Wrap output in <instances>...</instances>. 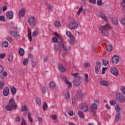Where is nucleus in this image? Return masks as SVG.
<instances>
[{"mask_svg": "<svg viewBox=\"0 0 125 125\" xmlns=\"http://www.w3.org/2000/svg\"><path fill=\"white\" fill-rule=\"evenodd\" d=\"M79 27V23L77 21H73L68 24V27L71 30H76Z\"/></svg>", "mask_w": 125, "mask_h": 125, "instance_id": "20e7f679", "label": "nucleus"}, {"mask_svg": "<svg viewBox=\"0 0 125 125\" xmlns=\"http://www.w3.org/2000/svg\"><path fill=\"white\" fill-rule=\"evenodd\" d=\"M7 76V73L6 71H4L3 73H2L0 77L1 78H5Z\"/></svg>", "mask_w": 125, "mask_h": 125, "instance_id": "ea45409f", "label": "nucleus"}, {"mask_svg": "<svg viewBox=\"0 0 125 125\" xmlns=\"http://www.w3.org/2000/svg\"><path fill=\"white\" fill-rule=\"evenodd\" d=\"M54 34L55 35V36H56V37H57L58 39H61V36H60V35H59V34H58L57 32H55Z\"/></svg>", "mask_w": 125, "mask_h": 125, "instance_id": "e2e57ef3", "label": "nucleus"}, {"mask_svg": "<svg viewBox=\"0 0 125 125\" xmlns=\"http://www.w3.org/2000/svg\"><path fill=\"white\" fill-rule=\"evenodd\" d=\"M116 99L120 103H125V99L124 95L121 93H117L116 94Z\"/></svg>", "mask_w": 125, "mask_h": 125, "instance_id": "f03ea898", "label": "nucleus"}, {"mask_svg": "<svg viewBox=\"0 0 125 125\" xmlns=\"http://www.w3.org/2000/svg\"><path fill=\"white\" fill-rule=\"evenodd\" d=\"M109 103L111 106H114V105L116 104V101L115 100H111L110 101Z\"/></svg>", "mask_w": 125, "mask_h": 125, "instance_id": "49530a36", "label": "nucleus"}, {"mask_svg": "<svg viewBox=\"0 0 125 125\" xmlns=\"http://www.w3.org/2000/svg\"><path fill=\"white\" fill-rule=\"evenodd\" d=\"M36 103L38 104V105H41L42 104V101H41V99L39 98V97H37L36 98Z\"/></svg>", "mask_w": 125, "mask_h": 125, "instance_id": "c9c22d12", "label": "nucleus"}, {"mask_svg": "<svg viewBox=\"0 0 125 125\" xmlns=\"http://www.w3.org/2000/svg\"><path fill=\"white\" fill-rule=\"evenodd\" d=\"M10 34L11 36H12L14 37V38H15V39H17V40H18L19 38H20V35H19L17 32H15L13 31H11L10 32Z\"/></svg>", "mask_w": 125, "mask_h": 125, "instance_id": "6e6552de", "label": "nucleus"}, {"mask_svg": "<svg viewBox=\"0 0 125 125\" xmlns=\"http://www.w3.org/2000/svg\"><path fill=\"white\" fill-rule=\"evenodd\" d=\"M120 89L122 93L124 94V95H125V87L124 86H121V88Z\"/></svg>", "mask_w": 125, "mask_h": 125, "instance_id": "a18cd8bd", "label": "nucleus"}, {"mask_svg": "<svg viewBox=\"0 0 125 125\" xmlns=\"http://www.w3.org/2000/svg\"><path fill=\"white\" fill-rule=\"evenodd\" d=\"M71 76H72V77H75L76 78V77H79V73H72L71 74Z\"/></svg>", "mask_w": 125, "mask_h": 125, "instance_id": "680f3d73", "label": "nucleus"}, {"mask_svg": "<svg viewBox=\"0 0 125 125\" xmlns=\"http://www.w3.org/2000/svg\"><path fill=\"white\" fill-rule=\"evenodd\" d=\"M103 63L104 66H107L109 64V61L106 60H103Z\"/></svg>", "mask_w": 125, "mask_h": 125, "instance_id": "58836bf2", "label": "nucleus"}, {"mask_svg": "<svg viewBox=\"0 0 125 125\" xmlns=\"http://www.w3.org/2000/svg\"><path fill=\"white\" fill-rule=\"evenodd\" d=\"M97 3L98 5H102V4H103V2L101 0H98Z\"/></svg>", "mask_w": 125, "mask_h": 125, "instance_id": "3c124183", "label": "nucleus"}, {"mask_svg": "<svg viewBox=\"0 0 125 125\" xmlns=\"http://www.w3.org/2000/svg\"><path fill=\"white\" fill-rule=\"evenodd\" d=\"M100 84H101V85H104V86L108 87L110 85V82H109V81L102 80L100 82Z\"/></svg>", "mask_w": 125, "mask_h": 125, "instance_id": "1a4fd4ad", "label": "nucleus"}, {"mask_svg": "<svg viewBox=\"0 0 125 125\" xmlns=\"http://www.w3.org/2000/svg\"><path fill=\"white\" fill-rule=\"evenodd\" d=\"M110 71L111 74L114 76H118V75H119V70L115 67H112L110 69Z\"/></svg>", "mask_w": 125, "mask_h": 125, "instance_id": "0eeeda50", "label": "nucleus"}, {"mask_svg": "<svg viewBox=\"0 0 125 125\" xmlns=\"http://www.w3.org/2000/svg\"><path fill=\"white\" fill-rule=\"evenodd\" d=\"M121 22L123 25H125V17L121 20Z\"/></svg>", "mask_w": 125, "mask_h": 125, "instance_id": "338daca9", "label": "nucleus"}, {"mask_svg": "<svg viewBox=\"0 0 125 125\" xmlns=\"http://www.w3.org/2000/svg\"><path fill=\"white\" fill-rule=\"evenodd\" d=\"M72 35H73V34H72V33H71V32H70V31L66 32V36L67 37H68L69 38H70Z\"/></svg>", "mask_w": 125, "mask_h": 125, "instance_id": "5fc2aeb1", "label": "nucleus"}, {"mask_svg": "<svg viewBox=\"0 0 125 125\" xmlns=\"http://www.w3.org/2000/svg\"><path fill=\"white\" fill-rule=\"evenodd\" d=\"M28 21L31 27H36L37 24H36V19L35 18V17L32 16L31 17H29Z\"/></svg>", "mask_w": 125, "mask_h": 125, "instance_id": "7ed1b4c3", "label": "nucleus"}, {"mask_svg": "<svg viewBox=\"0 0 125 125\" xmlns=\"http://www.w3.org/2000/svg\"><path fill=\"white\" fill-rule=\"evenodd\" d=\"M70 42H71V44H74L75 43V37H74V35H71L70 37Z\"/></svg>", "mask_w": 125, "mask_h": 125, "instance_id": "5701e85b", "label": "nucleus"}, {"mask_svg": "<svg viewBox=\"0 0 125 125\" xmlns=\"http://www.w3.org/2000/svg\"><path fill=\"white\" fill-rule=\"evenodd\" d=\"M102 29H104V30H109V29H112V26L109 23H106L104 25L102 26Z\"/></svg>", "mask_w": 125, "mask_h": 125, "instance_id": "a211bd4d", "label": "nucleus"}, {"mask_svg": "<svg viewBox=\"0 0 125 125\" xmlns=\"http://www.w3.org/2000/svg\"><path fill=\"white\" fill-rule=\"evenodd\" d=\"M120 61V57L118 55L114 56L112 58V61L113 64H117Z\"/></svg>", "mask_w": 125, "mask_h": 125, "instance_id": "423d86ee", "label": "nucleus"}, {"mask_svg": "<svg viewBox=\"0 0 125 125\" xmlns=\"http://www.w3.org/2000/svg\"><path fill=\"white\" fill-rule=\"evenodd\" d=\"M92 109H94L95 110H96L97 108H98V106H97V104L95 103H93L91 104Z\"/></svg>", "mask_w": 125, "mask_h": 125, "instance_id": "f704fd0d", "label": "nucleus"}, {"mask_svg": "<svg viewBox=\"0 0 125 125\" xmlns=\"http://www.w3.org/2000/svg\"><path fill=\"white\" fill-rule=\"evenodd\" d=\"M111 23L114 24L115 26H117L119 24V21L117 18H111Z\"/></svg>", "mask_w": 125, "mask_h": 125, "instance_id": "f3484780", "label": "nucleus"}, {"mask_svg": "<svg viewBox=\"0 0 125 125\" xmlns=\"http://www.w3.org/2000/svg\"><path fill=\"white\" fill-rule=\"evenodd\" d=\"M90 112H91V113H92L93 116H95V114H96V112L94 111L93 109H91Z\"/></svg>", "mask_w": 125, "mask_h": 125, "instance_id": "052dcab7", "label": "nucleus"}, {"mask_svg": "<svg viewBox=\"0 0 125 125\" xmlns=\"http://www.w3.org/2000/svg\"><path fill=\"white\" fill-rule=\"evenodd\" d=\"M27 110V106L26 105H23L21 108V112H25Z\"/></svg>", "mask_w": 125, "mask_h": 125, "instance_id": "6e6d98bb", "label": "nucleus"}, {"mask_svg": "<svg viewBox=\"0 0 125 125\" xmlns=\"http://www.w3.org/2000/svg\"><path fill=\"white\" fill-rule=\"evenodd\" d=\"M38 35H39V32H38V30H36L32 33V37L33 38H36V37L38 36Z\"/></svg>", "mask_w": 125, "mask_h": 125, "instance_id": "2f4dec72", "label": "nucleus"}, {"mask_svg": "<svg viewBox=\"0 0 125 125\" xmlns=\"http://www.w3.org/2000/svg\"><path fill=\"white\" fill-rule=\"evenodd\" d=\"M5 108L7 111H11L12 110L16 111V109H18V104H17L14 99H10L8 104L5 106Z\"/></svg>", "mask_w": 125, "mask_h": 125, "instance_id": "f257e3e1", "label": "nucleus"}, {"mask_svg": "<svg viewBox=\"0 0 125 125\" xmlns=\"http://www.w3.org/2000/svg\"><path fill=\"white\" fill-rule=\"evenodd\" d=\"M58 69L61 72H62V73H64V72H65L66 71V69H65L62 64H60L58 65Z\"/></svg>", "mask_w": 125, "mask_h": 125, "instance_id": "6ab92c4d", "label": "nucleus"}, {"mask_svg": "<svg viewBox=\"0 0 125 125\" xmlns=\"http://www.w3.org/2000/svg\"><path fill=\"white\" fill-rule=\"evenodd\" d=\"M11 91L12 94H16V91H17V89H16L15 87H13L11 88Z\"/></svg>", "mask_w": 125, "mask_h": 125, "instance_id": "473e14b6", "label": "nucleus"}, {"mask_svg": "<svg viewBox=\"0 0 125 125\" xmlns=\"http://www.w3.org/2000/svg\"><path fill=\"white\" fill-rule=\"evenodd\" d=\"M102 29L101 31L102 35L104 37H107V36L109 35V31L107 30V29H104V28Z\"/></svg>", "mask_w": 125, "mask_h": 125, "instance_id": "dca6fc26", "label": "nucleus"}, {"mask_svg": "<svg viewBox=\"0 0 125 125\" xmlns=\"http://www.w3.org/2000/svg\"><path fill=\"white\" fill-rule=\"evenodd\" d=\"M8 60L10 62H11L13 60V55H12V53H9V55L8 56Z\"/></svg>", "mask_w": 125, "mask_h": 125, "instance_id": "bb28decb", "label": "nucleus"}, {"mask_svg": "<svg viewBox=\"0 0 125 125\" xmlns=\"http://www.w3.org/2000/svg\"><path fill=\"white\" fill-rule=\"evenodd\" d=\"M54 48L56 51H58V50H60V48H59V45L58 44H55L54 46Z\"/></svg>", "mask_w": 125, "mask_h": 125, "instance_id": "09e8293b", "label": "nucleus"}, {"mask_svg": "<svg viewBox=\"0 0 125 125\" xmlns=\"http://www.w3.org/2000/svg\"><path fill=\"white\" fill-rule=\"evenodd\" d=\"M29 62V59H24L23 62V64L26 66L28 64Z\"/></svg>", "mask_w": 125, "mask_h": 125, "instance_id": "4c0bfd02", "label": "nucleus"}, {"mask_svg": "<svg viewBox=\"0 0 125 125\" xmlns=\"http://www.w3.org/2000/svg\"><path fill=\"white\" fill-rule=\"evenodd\" d=\"M115 110L117 113H121V112L122 111L121 106H120L119 105H117L115 106Z\"/></svg>", "mask_w": 125, "mask_h": 125, "instance_id": "4be33fe9", "label": "nucleus"}, {"mask_svg": "<svg viewBox=\"0 0 125 125\" xmlns=\"http://www.w3.org/2000/svg\"><path fill=\"white\" fill-rule=\"evenodd\" d=\"M68 114L69 116H73L74 115V112L72 110H68Z\"/></svg>", "mask_w": 125, "mask_h": 125, "instance_id": "774afa93", "label": "nucleus"}, {"mask_svg": "<svg viewBox=\"0 0 125 125\" xmlns=\"http://www.w3.org/2000/svg\"><path fill=\"white\" fill-rule=\"evenodd\" d=\"M113 49V46L112 45H106V50L107 51L111 52L112 51V50Z\"/></svg>", "mask_w": 125, "mask_h": 125, "instance_id": "c85d7f7f", "label": "nucleus"}, {"mask_svg": "<svg viewBox=\"0 0 125 125\" xmlns=\"http://www.w3.org/2000/svg\"><path fill=\"white\" fill-rule=\"evenodd\" d=\"M101 69V63L99 62H97L95 66V72L97 74L99 73V70Z\"/></svg>", "mask_w": 125, "mask_h": 125, "instance_id": "9b49d317", "label": "nucleus"}, {"mask_svg": "<svg viewBox=\"0 0 125 125\" xmlns=\"http://www.w3.org/2000/svg\"><path fill=\"white\" fill-rule=\"evenodd\" d=\"M42 108H43V111H45L47 108H48V106H47V104L46 103V102H44V104L42 105Z\"/></svg>", "mask_w": 125, "mask_h": 125, "instance_id": "7c9ffc66", "label": "nucleus"}, {"mask_svg": "<svg viewBox=\"0 0 125 125\" xmlns=\"http://www.w3.org/2000/svg\"><path fill=\"white\" fill-rule=\"evenodd\" d=\"M47 91V88L46 87H43L42 89V92L43 93H45Z\"/></svg>", "mask_w": 125, "mask_h": 125, "instance_id": "603ef678", "label": "nucleus"}, {"mask_svg": "<svg viewBox=\"0 0 125 125\" xmlns=\"http://www.w3.org/2000/svg\"><path fill=\"white\" fill-rule=\"evenodd\" d=\"M121 5L123 8H125V0H123L122 2H121Z\"/></svg>", "mask_w": 125, "mask_h": 125, "instance_id": "13d9d810", "label": "nucleus"}, {"mask_svg": "<svg viewBox=\"0 0 125 125\" xmlns=\"http://www.w3.org/2000/svg\"><path fill=\"white\" fill-rule=\"evenodd\" d=\"M3 86H4V83H3V81H0V89H2Z\"/></svg>", "mask_w": 125, "mask_h": 125, "instance_id": "a19ab883", "label": "nucleus"}, {"mask_svg": "<svg viewBox=\"0 0 125 125\" xmlns=\"http://www.w3.org/2000/svg\"><path fill=\"white\" fill-rule=\"evenodd\" d=\"M52 41L54 42H58V38L57 37H55L52 38Z\"/></svg>", "mask_w": 125, "mask_h": 125, "instance_id": "de8ad7c7", "label": "nucleus"}, {"mask_svg": "<svg viewBox=\"0 0 125 125\" xmlns=\"http://www.w3.org/2000/svg\"><path fill=\"white\" fill-rule=\"evenodd\" d=\"M81 3L83 6L85 5V3H86V0H81Z\"/></svg>", "mask_w": 125, "mask_h": 125, "instance_id": "4d7b16f0", "label": "nucleus"}, {"mask_svg": "<svg viewBox=\"0 0 125 125\" xmlns=\"http://www.w3.org/2000/svg\"><path fill=\"white\" fill-rule=\"evenodd\" d=\"M2 47H7L8 46V42L7 41H4L1 44Z\"/></svg>", "mask_w": 125, "mask_h": 125, "instance_id": "cd10ccee", "label": "nucleus"}, {"mask_svg": "<svg viewBox=\"0 0 125 125\" xmlns=\"http://www.w3.org/2000/svg\"><path fill=\"white\" fill-rule=\"evenodd\" d=\"M63 96L64 97V98L66 99H70V98L71 97V95H70V93H69L67 91H64L63 93Z\"/></svg>", "mask_w": 125, "mask_h": 125, "instance_id": "2eb2a0df", "label": "nucleus"}, {"mask_svg": "<svg viewBox=\"0 0 125 125\" xmlns=\"http://www.w3.org/2000/svg\"><path fill=\"white\" fill-rule=\"evenodd\" d=\"M15 121L16 122H17V123H19V122H20V121H21V119H20V117H17L15 118Z\"/></svg>", "mask_w": 125, "mask_h": 125, "instance_id": "69168bd1", "label": "nucleus"}, {"mask_svg": "<svg viewBox=\"0 0 125 125\" xmlns=\"http://www.w3.org/2000/svg\"><path fill=\"white\" fill-rule=\"evenodd\" d=\"M65 83H66V84L68 85V88L70 89V88H71V87H72V83H71V82H70L69 81H68V80L65 79Z\"/></svg>", "mask_w": 125, "mask_h": 125, "instance_id": "393cba45", "label": "nucleus"}, {"mask_svg": "<svg viewBox=\"0 0 125 125\" xmlns=\"http://www.w3.org/2000/svg\"><path fill=\"white\" fill-rule=\"evenodd\" d=\"M60 25H61V23H60V21H57L55 23V26L56 27H60Z\"/></svg>", "mask_w": 125, "mask_h": 125, "instance_id": "37998d69", "label": "nucleus"}, {"mask_svg": "<svg viewBox=\"0 0 125 125\" xmlns=\"http://www.w3.org/2000/svg\"><path fill=\"white\" fill-rule=\"evenodd\" d=\"M25 12H26V9H25V8H21L19 11V17H20L21 18V17H23Z\"/></svg>", "mask_w": 125, "mask_h": 125, "instance_id": "4468645a", "label": "nucleus"}, {"mask_svg": "<svg viewBox=\"0 0 125 125\" xmlns=\"http://www.w3.org/2000/svg\"><path fill=\"white\" fill-rule=\"evenodd\" d=\"M78 114L80 118H81V119H83V118H84V115H83V112L82 111L79 110L78 111Z\"/></svg>", "mask_w": 125, "mask_h": 125, "instance_id": "b1692460", "label": "nucleus"}, {"mask_svg": "<svg viewBox=\"0 0 125 125\" xmlns=\"http://www.w3.org/2000/svg\"><path fill=\"white\" fill-rule=\"evenodd\" d=\"M61 47H62L65 51H68V48L66 47V46L64 44V43H62L61 45Z\"/></svg>", "mask_w": 125, "mask_h": 125, "instance_id": "e433bc0d", "label": "nucleus"}, {"mask_svg": "<svg viewBox=\"0 0 125 125\" xmlns=\"http://www.w3.org/2000/svg\"><path fill=\"white\" fill-rule=\"evenodd\" d=\"M81 109L84 112H87V111H88V106H87L86 104L85 105H82Z\"/></svg>", "mask_w": 125, "mask_h": 125, "instance_id": "412c9836", "label": "nucleus"}, {"mask_svg": "<svg viewBox=\"0 0 125 125\" xmlns=\"http://www.w3.org/2000/svg\"><path fill=\"white\" fill-rule=\"evenodd\" d=\"M26 124L25 119L22 117L21 125H26Z\"/></svg>", "mask_w": 125, "mask_h": 125, "instance_id": "864d4df0", "label": "nucleus"}, {"mask_svg": "<svg viewBox=\"0 0 125 125\" xmlns=\"http://www.w3.org/2000/svg\"><path fill=\"white\" fill-rule=\"evenodd\" d=\"M0 21H2V22H4V21H5V17H4V16H0Z\"/></svg>", "mask_w": 125, "mask_h": 125, "instance_id": "8fccbe9b", "label": "nucleus"}, {"mask_svg": "<svg viewBox=\"0 0 125 125\" xmlns=\"http://www.w3.org/2000/svg\"><path fill=\"white\" fill-rule=\"evenodd\" d=\"M84 77H85V82H87L88 83L89 80H88V74L87 73H85L84 74Z\"/></svg>", "mask_w": 125, "mask_h": 125, "instance_id": "c03bdc74", "label": "nucleus"}, {"mask_svg": "<svg viewBox=\"0 0 125 125\" xmlns=\"http://www.w3.org/2000/svg\"><path fill=\"white\" fill-rule=\"evenodd\" d=\"M99 16H100V17L102 18V19H104V21H108V19L106 17V15H105V14L102 13H100L99 14Z\"/></svg>", "mask_w": 125, "mask_h": 125, "instance_id": "aec40b11", "label": "nucleus"}, {"mask_svg": "<svg viewBox=\"0 0 125 125\" xmlns=\"http://www.w3.org/2000/svg\"><path fill=\"white\" fill-rule=\"evenodd\" d=\"M19 53L20 56H23L24 54H25V51H24V49H23V48H21L19 49Z\"/></svg>", "mask_w": 125, "mask_h": 125, "instance_id": "a878e982", "label": "nucleus"}, {"mask_svg": "<svg viewBox=\"0 0 125 125\" xmlns=\"http://www.w3.org/2000/svg\"><path fill=\"white\" fill-rule=\"evenodd\" d=\"M13 12L11 11H8L6 15L7 18L8 19H12V18H13Z\"/></svg>", "mask_w": 125, "mask_h": 125, "instance_id": "f8f14e48", "label": "nucleus"}, {"mask_svg": "<svg viewBox=\"0 0 125 125\" xmlns=\"http://www.w3.org/2000/svg\"><path fill=\"white\" fill-rule=\"evenodd\" d=\"M3 95L4 96H8L9 95V88L8 87L6 86L4 88Z\"/></svg>", "mask_w": 125, "mask_h": 125, "instance_id": "9d476101", "label": "nucleus"}, {"mask_svg": "<svg viewBox=\"0 0 125 125\" xmlns=\"http://www.w3.org/2000/svg\"><path fill=\"white\" fill-rule=\"evenodd\" d=\"M83 80H82V78H79V81L78 82V79H75L73 82V85L75 86H79L80 84H82Z\"/></svg>", "mask_w": 125, "mask_h": 125, "instance_id": "39448f33", "label": "nucleus"}, {"mask_svg": "<svg viewBox=\"0 0 125 125\" xmlns=\"http://www.w3.org/2000/svg\"><path fill=\"white\" fill-rule=\"evenodd\" d=\"M55 86H56V84H55L54 82H51L50 83V87H51L52 88H54Z\"/></svg>", "mask_w": 125, "mask_h": 125, "instance_id": "72a5a7b5", "label": "nucleus"}, {"mask_svg": "<svg viewBox=\"0 0 125 125\" xmlns=\"http://www.w3.org/2000/svg\"><path fill=\"white\" fill-rule=\"evenodd\" d=\"M28 57H29V58H31V65L32 67H35L37 64V63L36 62V60L35 59V58H34V57H33V56H32L31 54L29 55Z\"/></svg>", "mask_w": 125, "mask_h": 125, "instance_id": "ddd939ff", "label": "nucleus"}, {"mask_svg": "<svg viewBox=\"0 0 125 125\" xmlns=\"http://www.w3.org/2000/svg\"><path fill=\"white\" fill-rule=\"evenodd\" d=\"M106 70H107V67H103V68H102V74H104H104H105V71H106Z\"/></svg>", "mask_w": 125, "mask_h": 125, "instance_id": "bf43d9fd", "label": "nucleus"}, {"mask_svg": "<svg viewBox=\"0 0 125 125\" xmlns=\"http://www.w3.org/2000/svg\"><path fill=\"white\" fill-rule=\"evenodd\" d=\"M2 72H3V66L0 64V74H1Z\"/></svg>", "mask_w": 125, "mask_h": 125, "instance_id": "0e129e2a", "label": "nucleus"}, {"mask_svg": "<svg viewBox=\"0 0 125 125\" xmlns=\"http://www.w3.org/2000/svg\"><path fill=\"white\" fill-rule=\"evenodd\" d=\"M83 6H82L79 9L78 11L77 12V15H80L81 14V12L83 11Z\"/></svg>", "mask_w": 125, "mask_h": 125, "instance_id": "79ce46f5", "label": "nucleus"}, {"mask_svg": "<svg viewBox=\"0 0 125 125\" xmlns=\"http://www.w3.org/2000/svg\"><path fill=\"white\" fill-rule=\"evenodd\" d=\"M121 118V113H117L115 116V122L117 123Z\"/></svg>", "mask_w": 125, "mask_h": 125, "instance_id": "c756f323", "label": "nucleus"}]
</instances>
